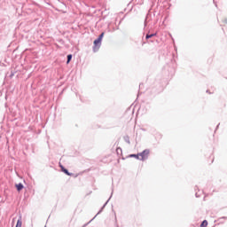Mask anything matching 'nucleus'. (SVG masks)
<instances>
[{"instance_id": "f257e3e1", "label": "nucleus", "mask_w": 227, "mask_h": 227, "mask_svg": "<svg viewBox=\"0 0 227 227\" xmlns=\"http://www.w3.org/2000/svg\"><path fill=\"white\" fill-rule=\"evenodd\" d=\"M102 38H104V33H101L98 38L94 41V47H93L94 52H97L98 49H100V44L102 43Z\"/></svg>"}, {"instance_id": "f03ea898", "label": "nucleus", "mask_w": 227, "mask_h": 227, "mask_svg": "<svg viewBox=\"0 0 227 227\" xmlns=\"http://www.w3.org/2000/svg\"><path fill=\"white\" fill-rule=\"evenodd\" d=\"M148 155H150V150L146 149L143 153H139V160H146V159H148Z\"/></svg>"}, {"instance_id": "7ed1b4c3", "label": "nucleus", "mask_w": 227, "mask_h": 227, "mask_svg": "<svg viewBox=\"0 0 227 227\" xmlns=\"http://www.w3.org/2000/svg\"><path fill=\"white\" fill-rule=\"evenodd\" d=\"M59 166H60L61 171H63V173L67 175V176H72V174L70 172H68V170L67 168H65V167H63V165H59Z\"/></svg>"}, {"instance_id": "20e7f679", "label": "nucleus", "mask_w": 227, "mask_h": 227, "mask_svg": "<svg viewBox=\"0 0 227 227\" xmlns=\"http://www.w3.org/2000/svg\"><path fill=\"white\" fill-rule=\"evenodd\" d=\"M15 187L18 192H20V191H22V189H24V184H22V183H20L18 184H15Z\"/></svg>"}, {"instance_id": "39448f33", "label": "nucleus", "mask_w": 227, "mask_h": 227, "mask_svg": "<svg viewBox=\"0 0 227 227\" xmlns=\"http://www.w3.org/2000/svg\"><path fill=\"white\" fill-rule=\"evenodd\" d=\"M208 226V222L207 220H204L201 224H200V227H207Z\"/></svg>"}, {"instance_id": "423d86ee", "label": "nucleus", "mask_w": 227, "mask_h": 227, "mask_svg": "<svg viewBox=\"0 0 227 227\" xmlns=\"http://www.w3.org/2000/svg\"><path fill=\"white\" fill-rule=\"evenodd\" d=\"M16 227H22V220L17 221Z\"/></svg>"}, {"instance_id": "0eeeda50", "label": "nucleus", "mask_w": 227, "mask_h": 227, "mask_svg": "<svg viewBox=\"0 0 227 227\" xmlns=\"http://www.w3.org/2000/svg\"><path fill=\"white\" fill-rule=\"evenodd\" d=\"M153 36H155V34L146 35L145 38L148 40L150 38H153Z\"/></svg>"}, {"instance_id": "6e6552de", "label": "nucleus", "mask_w": 227, "mask_h": 227, "mask_svg": "<svg viewBox=\"0 0 227 227\" xmlns=\"http://www.w3.org/2000/svg\"><path fill=\"white\" fill-rule=\"evenodd\" d=\"M70 61H72V54L67 55V64L70 63Z\"/></svg>"}, {"instance_id": "1a4fd4ad", "label": "nucleus", "mask_w": 227, "mask_h": 227, "mask_svg": "<svg viewBox=\"0 0 227 227\" xmlns=\"http://www.w3.org/2000/svg\"><path fill=\"white\" fill-rule=\"evenodd\" d=\"M129 157H135V159H138V160H139V153L138 154H130Z\"/></svg>"}, {"instance_id": "9d476101", "label": "nucleus", "mask_w": 227, "mask_h": 227, "mask_svg": "<svg viewBox=\"0 0 227 227\" xmlns=\"http://www.w3.org/2000/svg\"><path fill=\"white\" fill-rule=\"evenodd\" d=\"M116 152H117V153H120V152H121V148L118 147V148L116 149Z\"/></svg>"}]
</instances>
